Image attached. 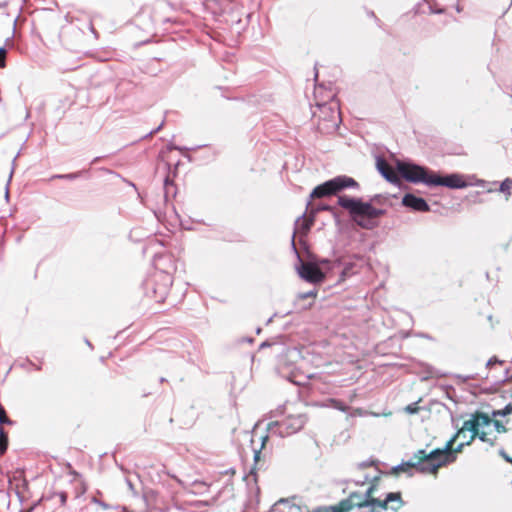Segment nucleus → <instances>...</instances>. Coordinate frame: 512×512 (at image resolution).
Segmentation results:
<instances>
[{
  "label": "nucleus",
  "instance_id": "f257e3e1",
  "mask_svg": "<svg viewBox=\"0 0 512 512\" xmlns=\"http://www.w3.org/2000/svg\"><path fill=\"white\" fill-rule=\"evenodd\" d=\"M397 170L407 181L414 183L422 182L428 186H445L452 189H461L471 185L484 186L485 184L483 180L468 182L463 175L457 173L440 176L426 170L424 167L407 162H397Z\"/></svg>",
  "mask_w": 512,
  "mask_h": 512
},
{
  "label": "nucleus",
  "instance_id": "f03ea898",
  "mask_svg": "<svg viewBox=\"0 0 512 512\" xmlns=\"http://www.w3.org/2000/svg\"><path fill=\"white\" fill-rule=\"evenodd\" d=\"M490 423V417L487 414L476 412L469 420L464 421L463 426L453 437L456 441H459L457 444H463V449L469 446L475 438H479L482 442L494 446L496 437H490L489 432L481 430V428H485Z\"/></svg>",
  "mask_w": 512,
  "mask_h": 512
},
{
  "label": "nucleus",
  "instance_id": "7ed1b4c3",
  "mask_svg": "<svg viewBox=\"0 0 512 512\" xmlns=\"http://www.w3.org/2000/svg\"><path fill=\"white\" fill-rule=\"evenodd\" d=\"M338 203L346 209L352 220L364 229H373L378 225L377 219L383 214V211L373 207L368 202L360 199L340 196Z\"/></svg>",
  "mask_w": 512,
  "mask_h": 512
},
{
  "label": "nucleus",
  "instance_id": "20e7f679",
  "mask_svg": "<svg viewBox=\"0 0 512 512\" xmlns=\"http://www.w3.org/2000/svg\"><path fill=\"white\" fill-rule=\"evenodd\" d=\"M324 88L317 86L314 91L315 99L317 100L318 112H314L319 117V128L325 133H331L338 129L340 124V112L338 104L331 101L329 104L327 100H333L334 94L329 92L326 97L323 96Z\"/></svg>",
  "mask_w": 512,
  "mask_h": 512
},
{
  "label": "nucleus",
  "instance_id": "39448f33",
  "mask_svg": "<svg viewBox=\"0 0 512 512\" xmlns=\"http://www.w3.org/2000/svg\"><path fill=\"white\" fill-rule=\"evenodd\" d=\"M463 451V444H457V441L452 436L445 444L444 448H436L427 452L420 449L422 459H426L433 476L436 477L441 468L447 467L457 461L459 453Z\"/></svg>",
  "mask_w": 512,
  "mask_h": 512
},
{
  "label": "nucleus",
  "instance_id": "423d86ee",
  "mask_svg": "<svg viewBox=\"0 0 512 512\" xmlns=\"http://www.w3.org/2000/svg\"><path fill=\"white\" fill-rule=\"evenodd\" d=\"M331 268L332 265L328 260H322L320 262L307 261L301 263V265L297 267V271L302 279L311 284H317L326 277Z\"/></svg>",
  "mask_w": 512,
  "mask_h": 512
},
{
  "label": "nucleus",
  "instance_id": "0eeeda50",
  "mask_svg": "<svg viewBox=\"0 0 512 512\" xmlns=\"http://www.w3.org/2000/svg\"><path fill=\"white\" fill-rule=\"evenodd\" d=\"M356 185L357 183L353 178L347 176H338L314 188L310 197L322 198L325 196L333 195L344 188L354 187Z\"/></svg>",
  "mask_w": 512,
  "mask_h": 512
},
{
  "label": "nucleus",
  "instance_id": "6e6552de",
  "mask_svg": "<svg viewBox=\"0 0 512 512\" xmlns=\"http://www.w3.org/2000/svg\"><path fill=\"white\" fill-rule=\"evenodd\" d=\"M405 502L402 499L400 492H390L386 495L385 499H375L369 502H362V505H371L370 512H380L382 510H392L397 512L404 506Z\"/></svg>",
  "mask_w": 512,
  "mask_h": 512
},
{
  "label": "nucleus",
  "instance_id": "1a4fd4ad",
  "mask_svg": "<svg viewBox=\"0 0 512 512\" xmlns=\"http://www.w3.org/2000/svg\"><path fill=\"white\" fill-rule=\"evenodd\" d=\"M422 455L420 454V449L417 450L414 455H413V458L412 460L410 461H407V462H403L401 463L400 465L396 466V467H393L391 470H390V474L391 475H399L401 472H409L411 469H415L417 472L421 473V474H429V475H433V472L432 470L430 469V466L427 462L426 459H422L421 457Z\"/></svg>",
  "mask_w": 512,
  "mask_h": 512
},
{
  "label": "nucleus",
  "instance_id": "9d476101",
  "mask_svg": "<svg viewBox=\"0 0 512 512\" xmlns=\"http://www.w3.org/2000/svg\"><path fill=\"white\" fill-rule=\"evenodd\" d=\"M306 422V418L302 414L288 415L276 424L279 426V431L282 435L289 436L300 431Z\"/></svg>",
  "mask_w": 512,
  "mask_h": 512
},
{
  "label": "nucleus",
  "instance_id": "9b49d317",
  "mask_svg": "<svg viewBox=\"0 0 512 512\" xmlns=\"http://www.w3.org/2000/svg\"><path fill=\"white\" fill-rule=\"evenodd\" d=\"M402 204L414 211L425 212L429 210V205L426 201L413 194H406L402 199Z\"/></svg>",
  "mask_w": 512,
  "mask_h": 512
},
{
  "label": "nucleus",
  "instance_id": "f8f14e48",
  "mask_svg": "<svg viewBox=\"0 0 512 512\" xmlns=\"http://www.w3.org/2000/svg\"><path fill=\"white\" fill-rule=\"evenodd\" d=\"M353 497L343 499L336 505L319 507L316 512H350L355 504Z\"/></svg>",
  "mask_w": 512,
  "mask_h": 512
},
{
  "label": "nucleus",
  "instance_id": "ddd939ff",
  "mask_svg": "<svg viewBox=\"0 0 512 512\" xmlns=\"http://www.w3.org/2000/svg\"><path fill=\"white\" fill-rule=\"evenodd\" d=\"M376 166L382 176L388 181L395 183L398 181V176L395 170L387 164V162L381 158H377Z\"/></svg>",
  "mask_w": 512,
  "mask_h": 512
},
{
  "label": "nucleus",
  "instance_id": "4468645a",
  "mask_svg": "<svg viewBox=\"0 0 512 512\" xmlns=\"http://www.w3.org/2000/svg\"><path fill=\"white\" fill-rule=\"evenodd\" d=\"M316 297V292L312 290L307 293L299 294L295 300V305L299 310L308 309L313 305Z\"/></svg>",
  "mask_w": 512,
  "mask_h": 512
},
{
  "label": "nucleus",
  "instance_id": "2eb2a0df",
  "mask_svg": "<svg viewBox=\"0 0 512 512\" xmlns=\"http://www.w3.org/2000/svg\"><path fill=\"white\" fill-rule=\"evenodd\" d=\"M352 496H355V497H353V501H355L353 508L358 507V508H368L369 510L371 509V505H362V502H369L372 499H367L366 496L363 497L357 492H352L347 498H351Z\"/></svg>",
  "mask_w": 512,
  "mask_h": 512
},
{
  "label": "nucleus",
  "instance_id": "dca6fc26",
  "mask_svg": "<svg viewBox=\"0 0 512 512\" xmlns=\"http://www.w3.org/2000/svg\"><path fill=\"white\" fill-rule=\"evenodd\" d=\"M511 190H512V179L506 178L505 180H503L501 182L499 191L504 193L506 196V200H508L509 197L511 196Z\"/></svg>",
  "mask_w": 512,
  "mask_h": 512
},
{
  "label": "nucleus",
  "instance_id": "f3484780",
  "mask_svg": "<svg viewBox=\"0 0 512 512\" xmlns=\"http://www.w3.org/2000/svg\"><path fill=\"white\" fill-rule=\"evenodd\" d=\"M8 448V436L2 427H0V456L3 455Z\"/></svg>",
  "mask_w": 512,
  "mask_h": 512
},
{
  "label": "nucleus",
  "instance_id": "a211bd4d",
  "mask_svg": "<svg viewBox=\"0 0 512 512\" xmlns=\"http://www.w3.org/2000/svg\"><path fill=\"white\" fill-rule=\"evenodd\" d=\"M490 424L485 426V428H494L497 433H505L507 432V428L498 420H493L490 417Z\"/></svg>",
  "mask_w": 512,
  "mask_h": 512
},
{
  "label": "nucleus",
  "instance_id": "6ab92c4d",
  "mask_svg": "<svg viewBox=\"0 0 512 512\" xmlns=\"http://www.w3.org/2000/svg\"><path fill=\"white\" fill-rule=\"evenodd\" d=\"M297 228L302 230V232H307L310 228L311 222L307 220L305 217H300L296 221Z\"/></svg>",
  "mask_w": 512,
  "mask_h": 512
},
{
  "label": "nucleus",
  "instance_id": "aec40b11",
  "mask_svg": "<svg viewBox=\"0 0 512 512\" xmlns=\"http://www.w3.org/2000/svg\"><path fill=\"white\" fill-rule=\"evenodd\" d=\"M378 477H375L373 482L371 483V485L368 487L366 493H365V496L367 497V499H375L373 497V494L374 492L377 490V481H378Z\"/></svg>",
  "mask_w": 512,
  "mask_h": 512
},
{
  "label": "nucleus",
  "instance_id": "412c9836",
  "mask_svg": "<svg viewBox=\"0 0 512 512\" xmlns=\"http://www.w3.org/2000/svg\"><path fill=\"white\" fill-rule=\"evenodd\" d=\"M512 414V403H509L502 410H497L493 412V416H506Z\"/></svg>",
  "mask_w": 512,
  "mask_h": 512
},
{
  "label": "nucleus",
  "instance_id": "4be33fe9",
  "mask_svg": "<svg viewBox=\"0 0 512 512\" xmlns=\"http://www.w3.org/2000/svg\"><path fill=\"white\" fill-rule=\"evenodd\" d=\"M0 423L1 424H11L12 421L9 419V417L6 414L5 409L0 406Z\"/></svg>",
  "mask_w": 512,
  "mask_h": 512
},
{
  "label": "nucleus",
  "instance_id": "5701e85b",
  "mask_svg": "<svg viewBox=\"0 0 512 512\" xmlns=\"http://www.w3.org/2000/svg\"><path fill=\"white\" fill-rule=\"evenodd\" d=\"M405 411L409 414H415L419 411V407L417 406V403H413V404L407 405L405 407Z\"/></svg>",
  "mask_w": 512,
  "mask_h": 512
},
{
  "label": "nucleus",
  "instance_id": "b1692460",
  "mask_svg": "<svg viewBox=\"0 0 512 512\" xmlns=\"http://www.w3.org/2000/svg\"><path fill=\"white\" fill-rule=\"evenodd\" d=\"M254 460H255V465L251 469L250 473L253 474V475H256L257 465H258V463L260 461V451H255Z\"/></svg>",
  "mask_w": 512,
  "mask_h": 512
},
{
  "label": "nucleus",
  "instance_id": "393cba45",
  "mask_svg": "<svg viewBox=\"0 0 512 512\" xmlns=\"http://www.w3.org/2000/svg\"><path fill=\"white\" fill-rule=\"evenodd\" d=\"M6 49L5 48H0V68H4L6 63H5V59H6Z\"/></svg>",
  "mask_w": 512,
  "mask_h": 512
},
{
  "label": "nucleus",
  "instance_id": "a878e982",
  "mask_svg": "<svg viewBox=\"0 0 512 512\" xmlns=\"http://www.w3.org/2000/svg\"><path fill=\"white\" fill-rule=\"evenodd\" d=\"M500 455L507 461V462H510L512 463V458H510L505 451H500Z\"/></svg>",
  "mask_w": 512,
  "mask_h": 512
},
{
  "label": "nucleus",
  "instance_id": "bb28decb",
  "mask_svg": "<svg viewBox=\"0 0 512 512\" xmlns=\"http://www.w3.org/2000/svg\"><path fill=\"white\" fill-rule=\"evenodd\" d=\"M495 363H501V361H498L496 358H493V359H490L488 362H487V366L488 367H491L493 364Z\"/></svg>",
  "mask_w": 512,
  "mask_h": 512
},
{
  "label": "nucleus",
  "instance_id": "cd10ccee",
  "mask_svg": "<svg viewBox=\"0 0 512 512\" xmlns=\"http://www.w3.org/2000/svg\"><path fill=\"white\" fill-rule=\"evenodd\" d=\"M333 403L335 404L334 406L342 411H346L347 407L346 406H342V405H338L337 401L336 400H333Z\"/></svg>",
  "mask_w": 512,
  "mask_h": 512
},
{
  "label": "nucleus",
  "instance_id": "c85d7f7f",
  "mask_svg": "<svg viewBox=\"0 0 512 512\" xmlns=\"http://www.w3.org/2000/svg\"><path fill=\"white\" fill-rule=\"evenodd\" d=\"M481 430L489 432L490 433V435H489L490 437H496L497 438L496 435H492V427L491 428H481Z\"/></svg>",
  "mask_w": 512,
  "mask_h": 512
},
{
  "label": "nucleus",
  "instance_id": "c756f323",
  "mask_svg": "<svg viewBox=\"0 0 512 512\" xmlns=\"http://www.w3.org/2000/svg\"><path fill=\"white\" fill-rule=\"evenodd\" d=\"M13 171H14V169H12V170H11V172H10V178H11V177H12V175H13Z\"/></svg>",
  "mask_w": 512,
  "mask_h": 512
}]
</instances>
